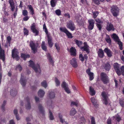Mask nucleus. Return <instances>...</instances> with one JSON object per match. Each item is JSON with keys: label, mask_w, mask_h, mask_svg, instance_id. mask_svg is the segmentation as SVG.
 <instances>
[{"label": "nucleus", "mask_w": 124, "mask_h": 124, "mask_svg": "<svg viewBox=\"0 0 124 124\" xmlns=\"http://www.w3.org/2000/svg\"><path fill=\"white\" fill-rule=\"evenodd\" d=\"M107 123L108 124H111V121L110 118H108V119Z\"/></svg>", "instance_id": "64"}, {"label": "nucleus", "mask_w": 124, "mask_h": 124, "mask_svg": "<svg viewBox=\"0 0 124 124\" xmlns=\"http://www.w3.org/2000/svg\"><path fill=\"white\" fill-rule=\"evenodd\" d=\"M79 58L80 60L83 62L84 60V57L83 56L82 54H79Z\"/></svg>", "instance_id": "50"}, {"label": "nucleus", "mask_w": 124, "mask_h": 124, "mask_svg": "<svg viewBox=\"0 0 124 124\" xmlns=\"http://www.w3.org/2000/svg\"><path fill=\"white\" fill-rule=\"evenodd\" d=\"M38 109L39 112L42 114V116H45V111L44 108L42 106L41 104H39L38 106Z\"/></svg>", "instance_id": "24"}, {"label": "nucleus", "mask_w": 124, "mask_h": 124, "mask_svg": "<svg viewBox=\"0 0 124 124\" xmlns=\"http://www.w3.org/2000/svg\"><path fill=\"white\" fill-rule=\"evenodd\" d=\"M29 62L30 63L29 66L31 67L36 73H37L38 72V69H39L40 70V66L39 64H37L35 65L34 62L31 60H30Z\"/></svg>", "instance_id": "5"}, {"label": "nucleus", "mask_w": 124, "mask_h": 124, "mask_svg": "<svg viewBox=\"0 0 124 124\" xmlns=\"http://www.w3.org/2000/svg\"><path fill=\"white\" fill-rule=\"evenodd\" d=\"M48 43L49 46L50 47H52L53 45V43L52 42V38L50 35H48L47 36Z\"/></svg>", "instance_id": "20"}, {"label": "nucleus", "mask_w": 124, "mask_h": 124, "mask_svg": "<svg viewBox=\"0 0 124 124\" xmlns=\"http://www.w3.org/2000/svg\"><path fill=\"white\" fill-rule=\"evenodd\" d=\"M56 14L58 16H59L61 15V11L59 9L56 10L55 11Z\"/></svg>", "instance_id": "49"}, {"label": "nucleus", "mask_w": 124, "mask_h": 124, "mask_svg": "<svg viewBox=\"0 0 124 124\" xmlns=\"http://www.w3.org/2000/svg\"><path fill=\"white\" fill-rule=\"evenodd\" d=\"M106 40L107 43L110 44L111 43V41L110 38L108 36H107V38L106 39Z\"/></svg>", "instance_id": "56"}, {"label": "nucleus", "mask_w": 124, "mask_h": 124, "mask_svg": "<svg viewBox=\"0 0 124 124\" xmlns=\"http://www.w3.org/2000/svg\"><path fill=\"white\" fill-rule=\"evenodd\" d=\"M55 82L56 83V86H59L60 84V81L57 78L55 77Z\"/></svg>", "instance_id": "46"}, {"label": "nucleus", "mask_w": 124, "mask_h": 124, "mask_svg": "<svg viewBox=\"0 0 124 124\" xmlns=\"http://www.w3.org/2000/svg\"><path fill=\"white\" fill-rule=\"evenodd\" d=\"M110 11L113 16L117 17L119 15V9L116 6L114 5L111 7Z\"/></svg>", "instance_id": "2"}, {"label": "nucleus", "mask_w": 124, "mask_h": 124, "mask_svg": "<svg viewBox=\"0 0 124 124\" xmlns=\"http://www.w3.org/2000/svg\"><path fill=\"white\" fill-rule=\"evenodd\" d=\"M29 46L31 50L33 51V53L35 54L37 51L38 45L34 41H31L30 42Z\"/></svg>", "instance_id": "6"}, {"label": "nucleus", "mask_w": 124, "mask_h": 124, "mask_svg": "<svg viewBox=\"0 0 124 124\" xmlns=\"http://www.w3.org/2000/svg\"><path fill=\"white\" fill-rule=\"evenodd\" d=\"M41 85L45 88L47 87V84L46 81L45 80L44 81L41 83Z\"/></svg>", "instance_id": "45"}, {"label": "nucleus", "mask_w": 124, "mask_h": 124, "mask_svg": "<svg viewBox=\"0 0 124 124\" xmlns=\"http://www.w3.org/2000/svg\"><path fill=\"white\" fill-rule=\"evenodd\" d=\"M27 7L30 10V14L32 15H33L34 14V12L32 6L31 5H28L27 6Z\"/></svg>", "instance_id": "28"}, {"label": "nucleus", "mask_w": 124, "mask_h": 124, "mask_svg": "<svg viewBox=\"0 0 124 124\" xmlns=\"http://www.w3.org/2000/svg\"><path fill=\"white\" fill-rule=\"evenodd\" d=\"M89 93L91 96H93L95 94V91L93 88L91 86L89 87Z\"/></svg>", "instance_id": "31"}, {"label": "nucleus", "mask_w": 124, "mask_h": 124, "mask_svg": "<svg viewBox=\"0 0 124 124\" xmlns=\"http://www.w3.org/2000/svg\"><path fill=\"white\" fill-rule=\"evenodd\" d=\"M48 59L49 62L53 65L54 63V62L53 60L52 57L50 55V54L48 53L46 55Z\"/></svg>", "instance_id": "27"}, {"label": "nucleus", "mask_w": 124, "mask_h": 124, "mask_svg": "<svg viewBox=\"0 0 124 124\" xmlns=\"http://www.w3.org/2000/svg\"><path fill=\"white\" fill-rule=\"evenodd\" d=\"M48 96L50 98H54L55 97V94L53 92H50Z\"/></svg>", "instance_id": "36"}, {"label": "nucleus", "mask_w": 124, "mask_h": 124, "mask_svg": "<svg viewBox=\"0 0 124 124\" xmlns=\"http://www.w3.org/2000/svg\"><path fill=\"white\" fill-rule=\"evenodd\" d=\"M55 46L58 52H59L60 49V48L59 44L57 43L55 44Z\"/></svg>", "instance_id": "52"}, {"label": "nucleus", "mask_w": 124, "mask_h": 124, "mask_svg": "<svg viewBox=\"0 0 124 124\" xmlns=\"http://www.w3.org/2000/svg\"><path fill=\"white\" fill-rule=\"evenodd\" d=\"M22 68L20 64H18L16 66V70H18L20 72H21L22 70Z\"/></svg>", "instance_id": "39"}, {"label": "nucleus", "mask_w": 124, "mask_h": 124, "mask_svg": "<svg viewBox=\"0 0 124 124\" xmlns=\"http://www.w3.org/2000/svg\"><path fill=\"white\" fill-rule=\"evenodd\" d=\"M76 113V109L74 108H72L70 112V114L71 116H74Z\"/></svg>", "instance_id": "40"}, {"label": "nucleus", "mask_w": 124, "mask_h": 124, "mask_svg": "<svg viewBox=\"0 0 124 124\" xmlns=\"http://www.w3.org/2000/svg\"><path fill=\"white\" fill-rule=\"evenodd\" d=\"M91 124H96L95 118L93 117H92L91 118Z\"/></svg>", "instance_id": "53"}, {"label": "nucleus", "mask_w": 124, "mask_h": 124, "mask_svg": "<svg viewBox=\"0 0 124 124\" xmlns=\"http://www.w3.org/2000/svg\"><path fill=\"white\" fill-rule=\"evenodd\" d=\"M20 81V83L23 86H25L26 84V81L25 79L24 78L23 76H22V74L21 75V78Z\"/></svg>", "instance_id": "25"}, {"label": "nucleus", "mask_w": 124, "mask_h": 124, "mask_svg": "<svg viewBox=\"0 0 124 124\" xmlns=\"http://www.w3.org/2000/svg\"><path fill=\"white\" fill-rule=\"evenodd\" d=\"M50 3L51 6L53 8L56 6L57 1L56 0H51Z\"/></svg>", "instance_id": "35"}, {"label": "nucleus", "mask_w": 124, "mask_h": 124, "mask_svg": "<svg viewBox=\"0 0 124 124\" xmlns=\"http://www.w3.org/2000/svg\"><path fill=\"white\" fill-rule=\"evenodd\" d=\"M102 96L103 98V103L106 105L108 104L109 102V100L108 98L107 93L104 92L102 93Z\"/></svg>", "instance_id": "8"}, {"label": "nucleus", "mask_w": 124, "mask_h": 124, "mask_svg": "<svg viewBox=\"0 0 124 124\" xmlns=\"http://www.w3.org/2000/svg\"><path fill=\"white\" fill-rule=\"evenodd\" d=\"M19 53L18 50L16 48H14L12 51V57L14 59L15 58L16 61H18L20 58L19 56Z\"/></svg>", "instance_id": "3"}, {"label": "nucleus", "mask_w": 124, "mask_h": 124, "mask_svg": "<svg viewBox=\"0 0 124 124\" xmlns=\"http://www.w3.org/2000/svg\"><path fill=\"white\" fill-rule=\"evenodd\" d=\"M58 115L60 122L62 123L63 124L64 123V119H63L62 118V115L61 114V113H59Z\"/></svg>", "instance_id": "41"}, {"label": "nucleus", "mask_w": 124, "mask_h": 124, "mask_svg": "<svg viewBox=\"0 0 124 124\" xmlns=\"http://www.w3.org/2000/svg\"><path fill=\"white\" fill-rule=\"evenodd\" d=\"M41 47L42 49L45 51H46L47 46L45 45V42L43 41L42 42Z\"/></svg>", "instance_id": "34"}, {"label": "nucleus", "mask_w": 124, "mask_h": 124, "mask_svg": "<svg viewBox=\"0 0 124 124\" xmlns=\"http://www.w3.org/2000/svg\"><path fill=\"white\" fill-rule=\"evenodd\" d=\"M62 87L64 88V90L68 94L70 93V92L68 88V85L65 82H63L62 84Z\"/></svg>", "instance_id": "16"}, {"label": "nucleus", "mask_w": 124, "mask_h": 124, "mask_svg": "<svg viewBox=\"0 0 124 124\" xmlns=\"http://www.w3.org/2000/svg\"><path fill=\"white\" fill-rule=\"evenodd\" d=\"M49 112L50 114L49 116L50 119L51 120H54V117L50 109L49 110Z\"/></svg>", "instance_id": "43"}, {"label": "nucleus", "mask_w": 124, "mask_h": 124, "mask_svg": "<svg viewBox=\"0 0 124 124\" xmlns=\"http://www.w3.org/2000/svg\"><path fill=\"white\" fill-rule=\"evenodd\" d=\"M70 55L73 56H75L76 55V50L75 48L72 47L70 49Z\"/></svg>", "instance_id": "23"}, {"label": "nucleus", "mask_w": 124, "mask_h": 124, "mask_svg": "<svg viewBox=\"0 0 124 124\" xmlns=\"http://www.w3.org/2000/svg\"><path fill=\"white\" fill-rule=\"evenodd\" d=\"M112 37L115 41L117 42L120 49L122 50L123 49L122 43L120 41L118 36L116 34L114 33L112 35Z\"/></svg>", "instance_id": "4"}, {"label": "nucleus", "mask_w": 124, "mask_h": 124, "mask_svg": "<svg viewBox=\"0 0 124 124\" xmlns=\"http://www.w3.org/2000/svg\"><path fill=\"white\" fill-rule=\"evenodd\" d=\"M113 67L116 72L118 76L121 75V72L120 68V65L117 63H114L113 65Z\"/></svg>", "instance_id": "11"}, {"label": "nucleus", "mask_w": 124, "mask_h": 124, "mask_svg": "<svg viewBox=\"0 0 124 124\" xmlns=\"http://www.w3.org/2000/svg\"><path fill=\"white\" fill-rule=\"evenodd\" d=\"M114 117L115 118V119L118 122H119L121 120V118L119 116L117 115H115Z\"/></svg>", "instance_id": "42"}, {"label": "nucleus", "mask_w": 124, "mask_h": 124, "mask_svg": "<svg viewBox=\"0 0 124 124\" xmlns=\"http://www.w3.org/2000/svg\"><path fill=\"white\" fill-rule=\"evenodd\" d=\"M21 57L24 61L26 60L27 58H29L30 56L29 54H26L24 53H22L21 54Z\"/></svg>", "instance_id": "30"}, {"label": "nucleus", "mask_w": 124, "mask_h": 124, "mask_svg": "<svg viewBox=\"0 0 124 124\" xmlns=\"http://www.w3.org/2000/svg\"><path fill=\"white\" fill-rule=\"evenodd\" d=\"M45 93V92L42 89L39 90L38 92V95L40 97H43Z\"/></svg>", "instance_id": "32"}, {"label": "nucleus", "mask_w": 124, "mask_h": 124, "mask_svg": "<svg viewBox=\"0 0 124 124\" xmlns=\"http://www.w3.org/2000/svg\"><path fill=\"white\" fill-rule=\"evenodd\" d=\"M78 103L77 102L72 101L71 102V105L72 106L75 105L76 106H77Z\"/></svg>", "instance_id": "58"}, {"label": "nucleus", "mask_w": 124, "mask_h": 124, "mask_svg": "<svg viewBox=\"0 0 124 124\" xmlns=\"http://www.w3.org/2000/svg\"><path fill=\"white\" fill-rule=\"evenodd\" d=\"M10 92V93L11 95L13 96H15L17 93V90L15 89L11 90Z\"/></svg>", "instance_id": "33"}, {"label": "nucleus", "mask_w": 124, "mask_h": 124, "mask_svg": "<svg viewBox=\"0 0 124 124\" xmlns=\"http://www.w3.org/2000/svg\"><path fill=\"white\" fill-rule=\"evenodd\" d=\"M8 19L5 18V17H3V21L4 23H6L8 21Z\"/></svg>", "instance_id": "63"}, {"label": "nucleus", "mask_w": 124, "mask_h": 124, "mask_svg": "<svg viewBox=\"0 0 124 124\" xmlns=\"http://www.w3.org/2000/svg\"><path fill=\"white\" fill-rule=\"evenodd\" d=\"M30 17L28 16H25L23 18V20L24 21H27L29 19Z\"/></svg>", "instance_id": "60"}, {"label": "nucleus", "mask_w": 124, "mask_h": 124, "mask_svg": "<svg viewBox=\"0 0 124 124\" xmlns=\"http://www.w3.org/2000/svg\"><path fill=\"white\" fill-rule=\"evenodd\" d=\"M104 51L107 54L108 57H110L112 56V51L108 48H105L104 50Z\"/></svg>", "instance_id": "22"}, {"label": "nucleus", "mask_w": 124, "mask_h": 124, "mask_svg": "<svg viewBox=\"0 0 124 124\" xmlns=\"http://www.w3.org/2000/svg\"><path fill=\"white\" fill-rule=\"evenodd\" d=\"M43 29L47 36L48 35H50V34L48 33V31L45 23L43 25Z\"/></svg>", "instance_id": "38"}, {"label": "nucleus", "mask_w": 124, "mask_h": 124, "mask_svg": "<svg viewBox=\"0 0 124 124\" xmlns=\"http://www.w3.org/2000/svg\"><path fill=\"white\" fill-rule=\"evenodd\" d=\"M93 18L95 19L96 18L98 15V13L97 11L94 12L93 13Z\"/></svg>", "instance_id": "55"}, {"label": "nucleus", "mask_w": 124, "mask_h": 124, "mask_svg": "<svg viewBox=\"0 0 124 124\" xmlns=\"http://www.w3.org/2000/svg\"><path fill=\"white\" fill-rule=\"evenodd\" d=\"M64 16L65 17H67L69 19L70 18V15L68 13L65 14H64Z\"/></svg>", "instance_id": "62"}, {"label": "nucleus", "mask_w": 124, "mask_h": 124, "mask_svg": "<svg viewBox=\"0 0 124 124\" xmlns=\"http://www.w3.org/2000/svg\"><path fill=\"white\" fill-rule=\"evenodd\" d=\"M5 51L2 49L1 45H0V59L2 60L3 62L5 60Z\"/></svg>", "instance_id": "15"}, {"label": "nucleus", "mask_w": 124, "mask_h": 124, "mask_svg": "<svg viewBox=\"0 0 124 124\" xmlns=\"http://www.w3.org/2000/svg\"><path fill=\"white\" fill-rule=\"evenodd\" d=\"M11 39V37L10 36H8L7 38V40L9 44L10 43Z\"/></svg>", "instance_id": "59"}, {"label": "nucleus", "mask_w": 124, "mask_h": 124, "mask_svg": "<svg viewBox=\"0 0 124 124\" xmlns=\"http://www.w3.org/2000/svg\"><path fill=\"white\" fill-rule=\"evenodd\" d=\"M77 23L80 26H83L84 25L85 22L84 21L82 20V18H81L79 22Z\"/></svg>", "instance_id": "37"}, {"label": "nucleus", "mask_w": 124, "mask_h": 124, "mask_svg": "<svg viewBox=\"0 0 124 124\" xmlns=\"http://www.w3.org/2000/svg\"><path fill=\"white\" fill-rule=\"evenodd\" d=\"M26 99L27 102V104L26 105V108L27 109H29L31 108V106L30 102V99L28 97H27Z\"/></svg>", "instance_id": "29"}, {"label": "nucleus", "mask_w": 124, "mask_h": 124, "mask_svg": "<svg viewBox=\"0 0 124 124\" xmlns=\"http://www.w3.org/2000/svg\"><path fill=\"white\" fill-rule=\"evenodd\" d=\"M111 66L109 62H108L102 64V68L106 71H109L110 69Z\"/></svg>", "instance_id": "13"}, {"label": "nucleus", "mask_w": 124, "mask_h": 124, "mask_svg": "<svg viewBox=\"0 0 124 124\" xmlns=\"http://www.w3.org/2000/svg\"><path fill=\"white\" fill-rule=\"evenodd\" d=\"M9 2L10 4V6L11 7V10L13 11L15 9V3L13 0H9Z\"/></svg>", "instance_id": "26"}, {"label": "nucleus", "mask_w": 124, "mask_h": 124, "mask_svg": "<svg viewBox=\"0 0 124 124\" xmlns=\"http://www.w3.org/2000/svg\"><path fill=\"white\" fill-rule=\"evenodd\" d=\"M120 71L121 74L122 73V75L124 76V66H122L120 68Z\"/></svg>", "instance_id": "57"}, {"label": "nucleus", "mask_w": 124, "mask_h": 124, "mask_svg": "<svg viewBox=\"0 0 124 124\" xmlns=\"http://www.w3.org/2000/svg\"><path fill=\"white\" fill-rule=\"evenodd\" d=\"M66 26L71 31L74 30L75 29V25L71 20L69 21L68 23H67Z\"/></svg>", "instance_id": "10"}, {"label": "nucleus", "mask_w": 124, "mask_h": 124, "mask_svg": "<svg viewBox=\"0 0 124 124\" xmlns=\"http://www.w3.org/2000/svg\"><path fill=\"white\" fill-rule=\"evenodd\" d=\"M119 103L122 107H124V102L123 100L120 99L119 100Z\"/></svg>", "instance_id": "54"}, {"label": "nucleus", "mask_w": 124, "mask_h": 124, "mask_svg": "<svg viewBox=\"0 0 124 124\" xmlns=\"http://www.w3.org/2000/svg\"><path fill=\"white\" fill-rule=\"evenodd\" d=\"M95 22V21L93 19H90L88 20L89 24L88 28L89 30H91L93 28Z\"/></svg>", "instance_id": "12"}, {"label": "nucleus", "mask_w": 124, "mask_h": 124, "mask_svg": "<svg viewBox=\"0 0 124 124\" xmlns=\"http://www.w3.org/2000/svg\"><path fill=\"white\" fill-rule=\"evenodd\" d=\"M94 3L98 5L100 4V2L98 0H92Z\"/></svg>", "instance_id": "61"}, {"label": "nucleus", "mask_w": 124, "mask_h": 124, "mask_svg": "<svg viewBox=\"0 0 124 124\" xmlns=\"http://www.w3.org/2000/svg\"><path fill=\"white\" fill-rule=\"evenodd\" d=\"M91 102L94 106L96 108H97L99 107V103L98 101L94 97H92L91 98Z\"/></svg>", "instance_id": "17"}, {"label": "nucleus", "mask_w": 124, "mask_h": 124, "mask_svg": "<svg viewBox=\"0 0 124 124\" xmlns=\"http://www.w3.org/2000/svg\"><path fill=\"white\" fill-rule=\"evenodd\" d=\"M101 80L104 84H106L109 82V80L108 77L104 73H101Z\"/></svg>", "instance_id": "9"}, {"label": "nucleus", "mask_w": 124, "mask_h": 124, "mask_svg": "<svg viewBox=\"0 0 124 124\" xmlns=\"http://www.w3.org/2000/svg\"><path fill=\"white\" fill-rule=\"evenodd\" d=\"M74 41L77 46L80 48L82 51L86 52L87 54L89 53L90 52L89 46L87 44L86 42H84V46H81L83 44V42L82 41L76 39L74 40Z\"/></svg>", "instance_id": "1"}, {"label": "nucleus", "mask_w": 124, "mask_h": 124, "mask_svg": "<svg viewBox=\"0 0 124 124\" xmlns=\"http://www.w3.org/2000/svg\"><path fill=\"white\" fill-rule=\"evenodd\" d=\"M31 29L32 32L34 33H35V36L38 35L39 34V31L36 29V27L34 23L32 24L31 26Z\"/></svg>", "instance_id": "14"}, {"label": "nucleus", "mask_w": 124, "mask_h": 124, "mask_svg": "<svg viewBox=\"0 0 124 124\" xmlns=\"http://www.w3.org/2000/svg\"><path fill=\"white\" fill-rule=\"evenodd\" d=\"M70 64L73 67L76 68L77 67L78 65L76 58H73L70 61Z\"/></svg>", "instance_id": "21"}, {"label": "nucleus", "mask_w": 124, "mask_h": 124, "mask_svg": "<svg viewBox=\"0 0 124 124\" xmlns=\"http://www.w3.org/2000/svg\"><path fill=\"white\" fill-rule=\"evenodd\" d=\"M23 33L24 35L26 36L28 35L29 31L28 30L25 28H24L23 29Z\"/></svg>", "instance_id": "48"}, {"label": "nucleus", "mask_w": 124, "mask_h": 124, "mask_svg": "<svg viewBox=\"0 0 124 124\" xmlns=\"http://www.w3.org/2000/svg\"><path fill=\"white\" fill-rule=\"evenodd\" d=\"M6 103V101H4L3 102V103L2 104V106H1V108L2 110V111H4L5 110V106Z\"/></svg>", "instance_id": "47"}, {"label": "nucleus", "mask_w": 124, "mask_h": 124, "mask_svg": "<svg viewBox=\"0 0 124 124\" xmlns=\"http://www.w3.org/2000/svg\"><path fill=\"white\" fill-rule=\"evenodd\" d=\"M59 29L60 31L65 33L68 38L72 39L73 38V36H72V34L66 28L60 27Z\"/></svg>", "instance_id": "7"}, {"label": "nucleus", "mask_w": 124, "mask_h": 124, "mask_svg": "<svg viewBox=\"0 0 124 124\" xmlns=\"http://www.w3.org/2000/svg\"><path fill=\"white\" fill-rule=\"evenodd\" d=\"M106 29L109 31H113L115 30V29L112 24L109 22L107 23L106 27Z\"/></svg>", "instance_id": "18"}, {"label": "nucleus", "mask_w": 124, "mask_h": 124, "mask_svg": "<svg viewBox=\"0 0 124 124\" xmlns=\"http://www.w3.org/2000/svg\"><path fill=\"white\" fill-rule=\"evenodd\" d=\"M86 72L89 76V80H92L94 78V74L93 73L91 72L90 69H88L86 70Z\"/></svg>", "instance_id": "19"}, {"label": "nucleus", "mask_w": 124, "mask_h": 124, "mask_svg": "<svg viewBox=\"0 0 124 124\" xmlns=\"http://www.w3.org/2000/svg\"><path fill=\"white\" fill-rule=\"evenodd\" d=\"M81 17V16L79 14H78L75 17V18L76 19V22H78L80 20V18Z\"/></svg>", "instance_id": "44"}, {"label": "nucleus", "mask_w": 124, "mask_h": 124, "mask_svg": "<svg viewBox=\"0 0 124 124\" xmlns=\"http://www.w3.org/2000/svg\"><path fill=\"white\" fill-rule=\"evenodd\" d=\"M22 13V15L24 16H27L28 12L27 10H24L23 11Z\"/></svg>", "instance_id": "51"}]
</instances>
